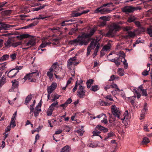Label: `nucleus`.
Masks as SVG:
<instances>
[{
  "instance_id": "obj_1",
  "label": "nucleus",
  "mask_w": 152,
  "mask_h": 152,
  "mask_svg": "<svg viewBox=\"0 0 152 152\" xmlns=\"http://www.w3.org/2000/svg\"><path fill=\"white\" fill-rule=\"evenodd\" d=\"M69 43L74 46L78 45L82 46L83 45H88V42L86 41L83 36L79 35L77 38L70 41Z\"/></svg>"
},
{
  "instance_id": "obj_2",
  "label": "nucleus",
  "mask_w": 152,
  "mask_h": 152,
  "mask_svg": "<svg viewBox=\"0 0 152 152\" xmlns=\"http://www.w3.org/2000/svg\"><path fill=\"white\" fill-rule=\"evenodd\" d=\"M120 29V27L118 24L113 23L110 25L109 31L106 34V36L108 37L113 36L115 34L116 31Z\"/></svg>"
},
{
  "instance_id": "obj_3",
  "label": "nucleus",
  "mask_w": 152,
  "mask_h": 152,
  "mask_svg": "<svg viewBox=\"0 0 152 152\" xmlns=\"http://www.w3.org/2000/svg\"><path fill=\"white\" fill-rule=\"evenodd\" d=\"M141 8L140 7H134L132 6H127L122 8V11L126 14L132 13L137 10H140Z\"/></svg>"
},
{
  "instance_id": "obj_4",
  "label": "nucleus",
  "mask_w": 152,
  "mask_h": 152,
  "mask_svg": "<svg viewBox=\"0 0 152 152\" xmlns=\"http://www.w3.org/2000/svg\"><path fill=\"white\" fill-rule=\"evenodd\" d=\"M51 42H53V44L56 45L59 42V39H51L50 41H42V44L38 48L39 50L41 48H45L46 46L50 45L51 44Z\"/></svg>"
},
{
  "instance_id": "obj_5",
  "label": "nucleus",
  "mask_w": 152,
  "mask_h": 152,
  "mask_svg": "<svg viewBox=\"0 0 152 152\" xmlns=\"http://www.w3.org/2000/svg\"><path fill=\"white\" fill-rule=\"evenodd\" d=\"M111 109L112 113L113 114L118 118L120 119V111L119 109L116 107L115 105H112L111 106Z\"/></svg>"
},
{
  "instance_id": "obj_6",
  "label": "nucleus",
  "mask_w": 152,
  "mask_h": 152,
  "mask_svg": "<svg viewBox=\"0 0 152 152\" xmlns=\"http://www.w3.org/2000/svg\"><path fill=\"white\" fill-rule=\"evenodd\" d=\"M86 90L84 87L81 85H80L77 91V95L80 98H83L85 96Z\"/></svg>"
},
{
  "instance_id": "obj_7",
  "label": "nucleus",
  "mask_w": 152,
  "mask_h": 152,
  "mask_svg": "<svg viewBox=\"0 0 152 152\" xmlns=\"http://www.w3.org/2000/svg\"><path fill=\"white\" fill-rule=\"evenodd\" d=\"M57 84L53 82L50 86L47 87V90L48 93L51 94L56 88Z\"/></svg>"
},
{
  "instance_id": "obj_8",
  "label": "nucleus",
  "mask_w": 152,
  "mask_h": 152,
  "mask_svg": "<svg viewBox=\"0 0 152 152\" xmlns=\"http://www.w3.org/2000/svg\"><path fill=\"white\" fill-rule=\"evenodd\" d=\"M19 72V71H16V69H13L10 70L8 72H5V75H3V76L4 75H7L8 76H15L17 73Z\"/></svg>"
},
{
  "instance_id": "obj_9",
  "label": "nucleus",
  "mask_w": 152,
  "mask_h": 152,
  "mask_svg": "<svg viewBox=\"0 0 152 152\" xmlns=\"http://www.w3.org/2000/svg\"><path fill=\"white\" fill-rule=\"evenodd\" d=\"M0 30H8L9 28L11 27H14V25H11L9 24H5L4 23H0Z\"/></svg>"
},
{
  "instance_id": "obj_10",
  "label": "nucleus",
  "mask_w": 152,
  "mask_h": 152,
  "mask_svg": "<svg viewBox=\"0 0 152 152\" xmlns=\"http://www.w3.org/2000/svg\"><path fill=\"white\" fill-rule=\"evenodd\" d=\"M12 88L9 90L10 92L14 91V89L18 87L19 84V82L16 80H14L12 81Z\"/></svg>"
},
{
  "instance_id": "obj_11",
  "label": "nucleus",
  "mask_w": 152,
  "mask_h": 152,
  "mask_svg": "<svg viewBox=\"0 0 152 152\" xmlns=\"http://www.w3.org/2000/svg\"><path fill=\"white\" fill-rule=\"evenodd\" d=\"M27 79H28L29 81L31 82H35L36 81V79L34 77H24L22 79V81L24 82Z\"/></svg>"
},
{
  "instance_id": "obj_12",
  "label": "nucleus",
  "mask_w": 152,
  "mask_h": 152,
  "mask_svg": "<svg viewBox=\"0 0 152 152\" xmlns=\"http://www.w3.org/2000/svg\"><path fill=\"white\" fill-rule=\"evenodd\" d=\"M99 43L96 40H93L91 42L90 45L88 47L93 49Z\"/></svg>"
},
{
  "instance_id": "obj_13",
  "label": "nucleus",
  "mask_w": 152,
  "mask_h": 152,
  "mask_svg": "<svg viewBox=\"0 0 152 152\" xmlns=\"http://www.w3.org/2000/svg\"><path fill=\"white\" fill-rule=\"evenodd\" d=\"M111 46V44L110 42H109L107 45L103 46L102 49V50L107 51L110 49Z\"/></svg>"
},
{
  "instance_id": "obj_14",
  "label": "nucleus",
  "mask_w": 152,
  "mask_h": 152,
  "mask_svg": "<svg viewBox=\"0 0 152 152\" xmlns=\"http://www.w3.org/2000/svg\"><path fill=\"white\" fill-rule=\"evenodd\" d=\"M35 44V41L34 39H31L29 40L26 44V46L31 47L34 45Z\"/></svg>"
},
{
  "instance_id": "obj_15",
  "label": "nucleus",
  "mask_w": 152,
  "mask_h": 152,
  "mask_svg": "<svg viewBox=\"0 0 152 152\" xmlns=\"http://www.w3.org/2000/svg\"><path fill=\"white\" fill-rule=\"evenodd\" d=\"M96 128L100 131H103L104 132H107L108 131L107 128H105L100 125H97Z\"/></svg>"
},
{
  "instance_id": "obj_16",
  "label": "nucleus",
  "mask_w": 152,
  "mask_h": 152,
  "mask_svg": "<svg viewBox=\"0 0 152 152\" xmlns=\"http://www.w3.org/2000/svg\"><path fill=\"white\" fill-rule=\"evenodd\" d=\"M138 18L135 17L134 15H131L129 17L127 20V21L129 23H131L134 22L135 20H137Z\"/></svg>"
},
{
  "instance_id": "obj_17",
  "label": "nucleus",
  "mask_w": 152,
  "mask_h": 152,
  "mask_svg": "<svg viewBox=\"0 0 152 152\" xmlns=\"http://www.w3.org/2000/svg\"><path fill=\"white\" fill-rule=\"evenodd\" d=\"M51 96L52 98V99H51V101L52 102H53L56 100L58 99L60 96V95L56 94H52Z\"/></svg>"
},
{
  "instance_id": "obj_18",
  "label": "nucleus",
  "mask_w": 152,
  "mask_h": 152,
  "mask_svg": "<svg viewBox=\"0 0 152 152\" xmlns=\"http://www.w3.org/2000/svg\"><path fill=\"white\" fill-rule=\"evenodd\" d=\"M5 77H0V87L6 83Z\"/></svg>"
},
{
  "instance_id": "obj_19",
  "label": "nucleus",
  "mask_w": 152,
  "mask_h": 152,
  "mask_svg": "<svg viewBox=\"0 0 152 152\" xmlns=\"http://www.w3.org/2000/svg\"><path fill=\"white\" fill-rule=\"evenodd\" d=\"M70 148L69 145H66L63 147L61 150V152H69Z\"/></svg>"
},
{
  "instance_id": "obj_20",
  "label": "nucleus",
  "mask_w": 152,
  "mask_h": 152,
  "mask_svg": "<svg viewBox=\"0 0 152 152\" xmlns=\"http://www.w3.org/2000/svg\"><path fill=\"white\" fill-rule=\"evenodd\" d=\"M99 142L97 141H95L93 142L90 143L89 144V147L92 148H95L98 146Z\"/></svg>"
},
{
  "instance_id": "obj_21",
  "label": "nucleus",
  "mask_w": 152,
  "mask_h": 152,
  "mask_svg": "<svg viewBox=\"0 0 152 152\" xmlns=\"http://www.w3.org/2000/svg\"><path fill=\"white\" fill-rule=\"evenodd\" d=\"M55 72L52 70H50V69L47 72V75L48 76H53V75H54L55 76H57L56 74L55 73Z\"/></svg>"
},
{
  "instance_id": "obj_22",
  "label": "nucleus",
  "mask_w": 152,
  "mask_h": 152,
  "mask_svg": "<svg viewBox=\"0 0 152 152\" xmlns=\"http://www.w3.org/2000/svg\"><path fill=\"white\" fill-rule=\"evenodd\" d=\"M99 89V87L98 85H95L92 86L90 90L93 91L95 92L97 91Z\"/></svg>"
},
{
  "instance_id": "obj_23",
  "label": "nucleus",
  "mask_w": 152,
  "mask_h": 152,
  "mask_svg": "<svg viewBox=\"0 0 152 152\" xmlns=\"http://www.w3.org/2000/svg\"><path fill=\"white\" fill-rule=\"evenodd\" d=\"M126 34H128L130 38H134L136 35L134 31H128Z\"/></svg>"
},
{
  "instance_id": "obj_24",
  "label": "nucleus",
  "mask_w": 152,
  "mask_h": 152,
  "mask_svg": "<svg viewBox=\"0 0 152 152\" xmlns=\"http://www.w3.org/2000/svg\"><path fill=\"white\" fill-rule=\"evenodd\" d=\"M9 58L8 55H4L0 58V61H3L8 59Z\"/></svg>"
},
{
  "instance_id": "obj_25",
  "label": "nucleus",
  "mask_w": 152,
  "mask_h": 152,
  "mask_svg": "<svg viewBox=\"0 0 152 152\" xmlns=\"http://www.w3.org/2000/svg\"><path fill=\"white\" fill-rule=\"evenodd\" d=\"M112 11L111 10H110L107 8H103L102 9V14H105L110 13Z\"/></svg>"
},
{
  "instance_id": "obj_26",
  "label": "nucleus",
  "mask_w": 152,
  "mask_h": 152,
  "mask_svg": "<svg viewBox=\"0 0 152 152\" xmlns=\"http://www.w3.org/2000/svg\"><path fill=\"white\" fill-rule=\"evenodd\" d=\"M100 47V45L99 44H98L96 46V47L94 51V53L93 54V57L94 58L95 56L97 55V53L98 52L99 48Z\"/></svg>"
},
{
  "instance_id": "obj_27",
  "label": "nucleus",
  "mask_w": 152,
  "mask_h": 152,
  "mask_svg": "<svg viewBox=\"0 0 152 152\" xmlns=\"http://www.w3.org/2000/svg\"><path fill=\"white\" fill-rule=\"evenodd\" d=\"M54 110L53 108L50 107H49L47 111V114L48 116H51L53 113V112Z\"/></svg>"
},
{
  "instance_id": "obj_28",
  "label": "nucleus",
  "mask_w": 152,
  "mask_h": 152,
  "mask_svg": "<svg viewBox=\"0 0 152 152\" xmlns=\"http://www.w3.org/2000/svg\"><path fill=\"white\" fill-rule=\"evenodd\" d=\"M71 60H69L67 61L68 63L67 64V66L68 69H71L72 67V64H74L75 62H73L71 61Z\"/></svg>"
},
{
  "instance_id": "obj_29",
  "label": "nucleus",
  "mask_w": 152,
  "mask_h": 152,
  "mask_svg": "<svg viewBox=\"0 0 152 152\" xmlns=\"http://www.w3.org/2000/svg\"><path fill=\"white\" fill-rule=\"evenodd\" d=\"M123 116H124V118H121V120L122 121H124V119H126L127 120L129 118V114H128V110H126L124 114L123 115Z\"/></svg>"
},
{
  "instance_id": "obj_30",
  "label": "nucleus",
  "mask_w": 152,
  "mask_h": 152,
  "mask_svg": "<svg viewBox=\"0 0 152 152\" xmlns=\"http://www.w3.org/2000/svg\"><path fill=\"white\" fill-rule=\"evenodd\" d=\"M149 142L150 140L148 138L146 137H145L143 138L141 143L142 145H146L149 143Z\"/></svg>"
},
{
  "instance_id": "obj_31",
  "label": "nucleus",
  "mask_w": 152,
  "mask_h": 152,
  "mask_svg": "<svg viewBox=\"0 0 152 152\" xmlns=\"http://www.w3.org/2000/svg\"><path fill=\"white\" fill-rule=\"evenodd\" d=\"M58 64L57 62H55L51 66L50 69V70H52L54 71L55 72H56L55 69H56V68L58 66Z\"/></svg>"
},
{
  "instance_id": "obj_32",
  "label": "nucleus",
  "mask_w": 152,
  "mask_h": 152,
  "mask_svg": "<svg viewBox=\"0 0 152 152\" xmlns=\"http://www.w3.org/2000/svg\"><path fill=\"white\" fill-rule=\"evenodd\" d=\"M12 42L11 40L9 39L4 43V45L6 47H10L12 46Z\"/></svg>"
},
{
  "instance_id": "obj_33",
  "label": "nucleus",
  "mask_w": 152,
  "mask_h": 152,
  "mask_svg": "<svg viewBox=\"0 0 152 152\" xmlns=\"http://www.w3.org/2000/svg\"><path fill=\"white\" fill-rule=\"evenodd\" d=\"M117 55H118L119 57L118 58H124L125 54L123 51H120L118 53H117Z\"/></svg>"
},
{
  "instance_id": "obj_34",
  "label": "nucleus",
  "mask_w": 152,
  "mask_h": 152,
  "mask_svg": "<svg viewBox=\"0 0 152 152\" xmlns=\"http://www.w3.org/2000/svg\"><path fill=\"white\" fill-rule=\"evenodd\" d=\"M32 99V96L31 95H30L27 96L25 100V103L26 104V105H27L28 102H30Z\"/></svg>"
},
{
  "instance_id": "obj_35",
  "label": "nucleus",
  "mask_w": 152,
  "mask_h": 152,
  "mask_svg": "<svg viewBox=\"0 0 152 152\" xmlns=\"http://www.w3.org/2000/svg\"><path fill=\"white\" fill-rule=\"evenodd\" d=\"M94 82V80L92 79H90L87 81L86 82V85L87 88H89L91 87V85Z\"/></svg>"
},
{
  "instance_id": "obj_36",
  "label": "nucleus",
  "mask_w": 152,
  "mask_h": 152,
  "mask_svg": "<svg viewBox=\"0 0 152 152\" xmlns=\"http://www.w3.org/2000/svg\"><path fill=\"white\" fill-rule=\"evenodd\" d=\"M109 17L107 16H103L100 17L99 19L103 20V21H105L106 22L107 21L109 20Z\"/></svg>"
},
{
  "instance_id": "obj_37",
  "label": "nucleus",
  "mask_w": 152,
  "mask_h": 152,
  "mask_svg": "<svg viewBox=\"0 0 152 152\" xmlns=\"http://www.w3.org/2000/svg\"><path fill=\"white\" fill-rule=\"evenodd\" d=\"M114 136H115V134L113 132H111L108 133L107 136L104 139V140H105L106 139L108 138Z\"/></svg>"
},
{
  "instance_id": "obj_38",
  "label": "nucleus",
  "mask_w": 152,
  "mask_h": 152,
  "mask_svg": "<svg viewBox=\"0 0 152 152\" xmlns=\"http://www.w3.org/2000/svg\"><path fill=\"white\" fill-rule=\"evenodd\" d=\"M145 28L141 26V27L139 28L137 31L139 34H140L145 32Z\"/></svg>"
},
{
  "instance_id": "obj_39",
  "label": "nucleus",
  "mask_w": 152,
  "mask_h": 152,
  "mask_svg": "<svg viewBox=\"0 0 152 152\" xmlns=\"http://www.w3.org/2000/svg\"><path fill=\"white\" fill-rule=\"evenodd\" d=\"M29 35L28 34H23L20 35L19 36H17V37L19 38L20 40L22 39L23 38H28L29 37Z\"/></svg>"
},
{
  "instance_id": "obj_40",
  "label": "nucleus",
  "mask_w": 152,
  "mask_h": 152,
  "mask_svg": "<svg viewBox=\"0 0 152 152\" xmlns=\"http://www.w3.org/2000/svg\"><path fill=\"white\" fill-rule=\"evenodd\" d=\"M41 104L40 102H39L38 103V104L36 107L35 110L40 112L41 111V108H41Z\"/></svg>"
},
{
  "instance_id": "obj_41",
  "label": "nucleus",
  "mask_w": 152,
  "mask_h": 152,
  "mask_svg": "<svg viewBox=\"0 0 152 152\" xmlns=\"http://www.w3.org/2000/svg\"><path fill=\"white\" fill-rule=\"evenodd\" d=\"M34 106H33L32 105H30L29 107V108L30 109L29 114L31 115H33V113L34 110Z\"/></svg>"
},
{
  "instance_id": "obj_42",
  "label": "nucleus",
  "mask_w": 152,
  "mask_h": 152,
  "mask_svg": "<svg viewBox=\"0 0 152 152\" xmlns=\"http://www.w3.org/2000/svg\"><path fill=\"white\" fill-rule=\"evenodd\" d=\"M118 73V75L121 76H123L124 75V71L121 68L119 69Z\"/></svg>"
},
{
  "instance_id": "obj_43",
  "label": "nucleus",
  "mask_w": 152,
  "mask_h": 152,
  "mask_svg": "<svg viewBox=\"0 0 152 152\" xmlns=\"http://www.w3.org/2000/svg\"><path fill=\"white\" fill-rule=\"evenodd\" d=\"M21 43L22 42L21 41L13 43L12 44V46L14 47H16L18 45H20Z\"/></svg>"
},
{
  "instance_id": "obj_44",
  "label": "nucleus",
  "mask_w": 152,
  "mask_h": 152,
  "mask_svg": "<svg viewBox=\"0 0 152 152\" xmlns=\"http://www.w3.org/2000/svg\"><path fill=\"white\" fill-rule=\"evenodd\" d=\"M95 30L94 29H92L90 31V33L89 34L86 36V37H90L95 32Z\"/></svg>"
},
{
  "instance_id": "obj_45",
  "label": "nucleus",
  "mask_w": 152,
  "mask_h": 152,
  "mask_svg": "<svg viewBox=\"0 0 152 152\" xmlns=\"http://www.w3.org/2000/svg\"><path fill=\"white\" fill-rule=\"evenodd\" d=\"M58 102L57 101H56L53 103L49 107L53 108L54 109L55 107H56L57 105H58Z\"/></svg>"
},
{
  "instance_id": "obj_46",
  "label": "nucleus",
  "mask_w": 152,
  "mask_h": 152,
  "mask_svg": "<svg viewBox=\"0 0 152 152\" xmlns=\"http://www.w3.org/2000/svg\"><path fill=\"white\" fill-rule=\"evenodd\" d=\"M34 74H35L34 75H36V76H38L39 75V73L38 72V71H37L36 72H32L31 73H29L28 74L26 75V76H29L30 75H33Z\"/></svg>"
},
{
  "instance_id": "obj_47",
  "label": "nucleus",
  "mask_w": 152,
  "mask_h": 152,
  "mask_svg": "<svg viewBox=\"0 0 152 152\" xmlns=\"http://www.w3.org/2000/svg\"><path fill=\"white\" fill-rule=\"evenodd\" d=\"M147 32L150 36L152 37V28H147Z\"/></svg>"
},
{
  "instance_id": "obj_48",
  "label": "nucleus",
  "mask_w": 152,
  "mask_h": 152,
  "mask_svg": "<svg viewBox=\"0 0 152 152\" xmlns=\"http://www.w3.org/2000/svg\"><path fill=\"white\" fill-rule=\"evenodd\" d=\"M81 15L80 13H76L73 12L71 14V16L72 17H77Z\"/></svg>"
},
{
  "instance_id": "obj_49",
  "label": "nucleus",
  "mask_w": 152,
  "mask_h": 152,
  "mask_svg": "<svg viewBox=\"0 0 152 152\" xmlns=\"http://www.w3.org/2000/svg\"><path fill=\"white\" fill-rule=\"evenodd\" d=\"M84 132V131L83 130L79 129L77 130L76 132H77V133L79 134V136H82L83 135Z\"/></svg>"
},
{
  "instance_id": "obj_50",
  "label": "nucleus",
  "mask_w": 152,
  "mask_h": 152,
  "mask_svg": "<svg viewBox=\"0 0 152 152\" xmlns=\"http://www.w3.org/2000/svg\"><path fill=\"white\" fill-rule=\"evenodd\" d=\"M102 7H100L97 8L94 11L95 13H98L99 12H100L102 14Z\"/></svg>"
},
{
  "instance_id": "obj_51",
  "label": "nucleus",
  "mask_w": 152,
  "mask_h": 152,
  "mask_svg": "<svg viewBox=\"0 0 152 152\" xmlns=\"http://www.w3.org/2000/svg\"><path fill=\"white\" fill-rule=\"evenodd\" d=\"M7 65V64L6 63H4L1 64V66L0 67V69L1 70H3L5 69L6 68V65Z\"/></svg>"
},
{
  "instance_id": "obj_52",
  "label": "nucleus",
  "mask_w": 152,
  "mask_h": 152,
  "mask_svg": "<svg viewBox=\"0 0 152 152\" xmlns=\"http://www.w3.org/2000/svg\"><path fill=\"white\" fill-rule=\"evenodd\" d=\"M124 61H123V63L124 65V67L125 69H127L128 67V63L126 62V60L124 58Z\"/></svg>"
},
{
  "instance_id": "obj_53",
  "label": "nucleus",
  "mask_w": 152,
  "mask_h": 152,
  "mask_svg": "<svg viewBox=\"0 0 152 152\" xmlns=\"http://www.w3.org/2000/svg\"><path fill=\"white\" fill-rule=\"evenodd\" d=\"M16 126L15 121L11 120L10 124V126L12 127H14Z\"/></svg>"
},
{
  "instance_id": "obj_54",
  "label": "nucleus",
  "mask_w": 152,
  "mask_h": 152,
  "mask_svg": "<svg viewBox=\"0 0 152 152\" xmlns=\"http://www.w3.org/2000/svg\"><path fill=\"white\" fill-rule=\"evenodd\" d=\"M142 96H148V94L146 91V89H144L141 91Z\"/></svg>"
},
{
  "instance_id": "obj_55",
  "label": "nucleus",
  "mask_w": 152,
  "mask_h": 152,
  "mask_svg": "<svg viewBox=\"0 0 152 152\" xmlns=\"http://www.w3.org/2000/svg\"><path fill=\"white\" fill-rule=\"evenodd\" d=\"M16 55V54L15 53L12 54L10 55V58L12 60H15V59Z\"/></svg>"
},
{
  "instance_id": "obj_56",
  "label": "nucleus",
  "mask_w": 152,
  "mask_h": 152,
  "mask_svg": "<svg viewBox=\"0 0 152 152\" xmlns=\"http://www.w3.org/2000/svg\"><path fill=\"white\" fill-rule=\"evenodd\" d=\"M132 28V27L126 26L124 28V31H127L128 32V31H130V30H131Z\"/></svg>"
},
{
  "instance_id": "obj_57",
  "label": "nucleus",
  "mask_w": 152,
  "mask_h": 152,
  "mask_svg": "<svg viewBox=\"0 0 152 152\" xmlns=\"http://www.w3.org/2000/svg\"><path fill=\"white\" fill-rule=\"evenodd\" d=\"M111 86L113 88H115L117 91H120V89L118 88L117 85L115 84H113L111 85Z\"/></svg>"
},
{
  "instance_id": "obj_58",
  "label": "nucleus",
  "mask_w": 152,
  "mask_h": 152,
  "mask_svg": "<svg viewBox=\"0 0 152 152\" xmlns=\"http://www.w3.org/2000/svg\"><path fill=\"white\" fill-rule=\"evenodd\" d=\"M93 136H99L100 134V132L98 131H94L93 132Z\"/></svg>"
},
{
  "instance_id": "obj_59",
  "label": "nucleus",
  "mask_w": 152,
  "mask_h": 152,
  "mask_svg": "<svg viewBox=\"0 0 152 152\" xmlns=\"http://www.w3.org/2000/svg\"><path fill=\"white\" fill-rule=\"evenodd\" d=\"M105 102L102 101L101 99L98 102V104L101 106H104L105 104Z\"/></svg>"
},
{
  "instance_id": "obj_60",
  "label": "nucleus",
  "mask_w": 152,
  "mask_h": 152,
  "mask_svg": "<svg viewBox=\"0 0 152 152\" xmlns=\"http://www.w3.org/2000/svg\"><path fill=\"white\" fill-rule=\"evenodd\" d=\"M38 21H35V23H32L28 25V28L31 27L32 26H33L36 25L37 23H38Z\"/></svg>"
},
{
  "instance_id": "obj_61",
  "label": "nucleus",
  "mask_w": 152,
  "mask_h": 152,
  "mask_svg": "<svg viewBox=\"0 0 152 152\" xmlns=\"http://www.w3.org/2000/svg\"><path fill=\"white\" fill-rule=\"evenodd\" d=\"M105 98L106 99H109V100L111 101H113V99L112 98L111 95H109L106 96Z\"/></svg>"
},
{
  "instance_id": "obj_62",
  "label": "nucleus",
  "mask_w": 152,
  "mask_h": 152,
  "mask_svg": "<svg viewBox=\"0 0 152 152\" xmlns=\"http://www.w3.org/2000/svg\"><path fill=\"white\" fill-rule=\"evenodd\" d=\"M134 23L136 26L138 28L141 27L142 26L141 25L139 21H135Z\"/></svg>"
},
{
  "instance_id": "obj_63",
  "label": "nucleus",
  "mask_w": 152,
  "mask_h": 152,
  "mask_svg": "<svg viewBox=\"0 0 152 152\" xmlns=\"http://www.w3.org/2000/svg\"><path fill=\"white\" fill-rule=\"evenodd\" d=\"M91 48H90L89 47H88L87 49V53H86V56H88L90 54V52H91Z\"/></svg>"
},
{
  "instance_id": "obj_64",
  "label": "nucleus",
  "mask_w": 152,
  "mask_h": 152,
  "mask_svg": "<svg viewBox=\"0 0 152 152\" xmlns=\"http://www.w3.org/2000/svg\"><path fill=\"white\" fill-rule=\"evenodd\" d=\"M148 71L146 70H144L143 72L142 73V75H143L146 76L147 75H148Z\"/></svg>"
}]
</instances>
